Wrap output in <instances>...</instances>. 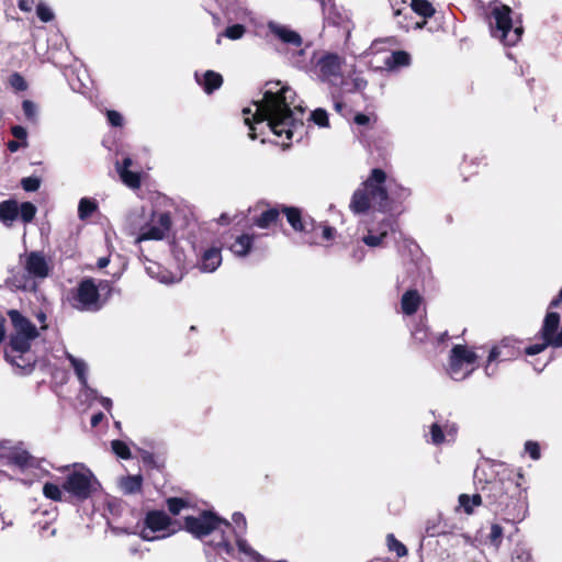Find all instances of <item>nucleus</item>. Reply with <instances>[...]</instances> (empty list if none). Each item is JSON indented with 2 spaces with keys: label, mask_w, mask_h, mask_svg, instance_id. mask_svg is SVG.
Returning <instances> with one entry per match:
<instances>
[{
  "label": "nucleus",
  "mask_w": 562,
  "mask_h": 562,
  "mask_svg": "<svg viewBox=\"0 0 562 562\" xmlns=\"http://www.w3.org/2000/svg\"><path fill=\"white\" fill-rule=\"evenodd\" d=\"M268 89L260 101L254 102L255 110L246 108L243 110L245 124L249 126V137L256 139V127L254 124L266 125L278 137L291 140L294 136H302L303 110L293 105L295 92L288 86H280V82H269Z\"/></svg>",
  "instance_id": "obj_1"
},
{
  "label": "nucleus",
  "mask_w": 562,
  "mask_h": 562,
  "mask_svg": "<svg viewBox=\"0 0 562 562\" xmlns=\"http://www.w3.org/2000/svg\"><path fill=\"white\" fill-rule=\"evenodd\" d=\"M513 11L501 2H492L488 7V25L492 37L505 46L516 45L522 36L524 29L520 22L513 20Z\"/></svg>",
  "instance_id": "obj_2"
},
{
  "label": "nucleus",
  "mask_w": 562,
  "mask_h": 562,
  "mask_svg": "<svg viewBox=\"0 0 562 562\" xmlns=\"http://www.w3.org/2000/svg\"><path fill=\"white\" fill-rule=\"evenodd\" d=\"M362 188L373 201V207L381 212H387L390 207L389 192L394 195V200H405L409 192L407 189L397 186L395 182L387 181L386 173L381 169H373L363 182Z\"/></svg>",
  "instance_id": "obj_3"
},
{
  "label": "nucleus",
  "mask_w": 562,
  "mask_h": 562,
  "mask_svg": "<svg viewBox=\"0 0 562 562\" xmlns=\"http://www.w3.org/2000/svg\"><path fill=\"white\" fill-rule=\"evenodd\" d=\"M66 473L63 487L70 496L85 501L99 487V482L92 471L83 463H72L57 469Z\"/></svg>",
  "instance_id": "obj_4"
},
{
  "label": "nucleus",
  "mask_w": 562,
  "mask_h": 562,
  "mask_svg": "<svg viewBox=\"0 0 562 562\" xmlns=\"http://www.w3.org/2000/svg\"><path fill=\"white\" fill-rule=\"evenodd\" d=\"M8 315L12 324L10 347L13 348V351L27 353L32 341L38 336L36 326L16 310H10Z\"/></svg>",
  "instance_id": "obj_5"
},
{
  "label": "nucleus",
  "mask_w": 562,
  "mask_h": 562,
  "mask_svg": "<svg viewBox=\"0 0 562 562\" xmlns=\"http://www.w3.org/2000/svg\"><path fill=\"white\" fill-rule=\"evenodd\" d=\"M231 525L217 517L211 512H203L198 516H187L184 519V529L195 538H203L213 531L229 529Z\"/></svg>",
  "instance_id": "obj_6"
},
{
  "label": "nucleus",
  "mask_w": 562,
  "mask_h": 562,
  "mask_svg": "<svg viewBox=\"0 0 562 562\" xmlns=\"http://www.w3.org/2000/svg\"><path fill=\"white\" fill-rule=\"evenodd\" d=\"M560 325V315L555 312H548L543 325L540 330L542 342L535 344L526 348V353L533 356L543 351L548 346L559 348L562 347V327L558 331Z\"/></svg>",
  "instance_id": "obj_7"
},
{
  "label": "nucleus",
  "mask_w": 562,
  "mask_h": 562,
  "mask_svg": "<svg viewBox=\"0 0 562 562\" xmlns=\"http://www.w3.org/2000/svg\"><path fill=\"white\" fill-rule=\"evenodd\" d=\"M476 359L477 356L465 346H454L449 360V375L456 381L464 380L476 368Z\"/></svg>",
  "instance_id": "obj_8"
},
{
  "label": "nucleus",
  "mask_w": 562,
  "mask_h": 562,
  "mask_svg": "<svg viewBox=\"0 0 562 562\" xmlns=\"http://www.w3.org/2000/svg\"><path fill=\"white\" fill-rule=\"evenodd\" d=\"M393 14L398 18L397 23L405 29H409L411 24L406 22L408 15L416 13L423 18H430L435 13V9L427 0H390Z\"/></svg>",
  "instance_id": "obj_9"
},
{
  "label": "nucleus",
  "mask_w": 562,
  "mask_h": 562,
  "mask_svg": "<svg viewBox=\"0 0 562 562\" xmlns=\"http://www.w3.org/2000/svg\"><path fill=\"white\" fill-rule=\"evenodd\" d=\"M71 306L79 311L95 312L101 308L100 294L92 279L82 280L70 299Z\"/></svg>",
  "instance_id": "obj_10"
},
{
  "label": "nucleus",
  "mask_w": 562,
  "mask_h": 562,
  "mask_svg": "<svg viewBox=\"0 0 562 562\" xmlns=\"http://www.w3.org/2000/svg\"><path fill=\"white\" fill-rule=\"evenodd\" d=\"M171 226V220L166 212H150L142 233L135 238V243L139 244L145 240H161L166 237Z\"/></svg>",
  "instance_id": "obj_11"
},
{
  "label": "nucleus",
  "mask_w": 562,
  "mask_h": 562,
  "mask_svg": "<svg viewBox=\"0 0 562 562\" xmlns=\"http://www.w3.org/2000/svg\"><path fill=\"white\" fill-rule=\"evenodd\" d=\"M344 58L334 53H323L315 61L316 75L327 83L335 85L342 76Z\"/></svg>",
  "instance_id": "obj_12"
},
{
  "label": "nucleus",
  "mask_w": 562,
  "mask_h": 562,
  "mask_svg": "<svg viewBox=\"0 0 562 562\" xmlns=\"http://www.w3.org/2000/svg\"><path fill=\"white\" fill-rule=\"evenodd\" d=\"M171 525L170 517L161 510H151L145 517V528L140 531V538L145 541H154L160 537L153 536L154 532L166 530ZM165 536H161L164 538Z\"/></svg>",
  "instance_id": "obj_13"
},
{
  "label": "nucleus",
  "mask_w": 562,
  "mask_h": 562,
  "mask_svg": "<svg viewBox=\"0 0 562 562\" xmlns=\"http://www.w3.org/2000/svg\"><path fill=\"white\" fill-rule=\"evenodd\" d=\"M267 27L269 32L283 44L300 47L303 43L301 35L288 25L270 21Z\"/></svg>",
  "instance_id": "obj_14"
},
{
  "label": "nucleus",
  "mask_w": 562,
  "mask_h": 562,
  "mask_svg": "<svg viewBox=\"0 0 562 562\" xmlns=\"http://www.w3.org/2000/svg\"><path fill=\"white\" fill-rule=\"evenodd\" d=\"M457 431L458 427L454 423L448 420L443 424L434 423L429 427V441L435 446L450 442L454 440Z\"/></svg>",
  "instance_id": "obj_15"
},
{
  "label": "nucleus",
  "mask_w": 562,
  "mask_h": 562,
  "mask_svg": "<svg viewBox=\"0 0 562 562\" xmlns=\"http://www.w3.org/2000/svg\"><path fill=\"white\" fill-rule=\"evenodd\" d=\"M24 267L30 276L38 279L48 277L50 271V266L45 256L37 251H32L26 256Z\"/></svg>",
  "instance_id": "obj_16"
},
{
  "label": "nucleus",
  "mask_w": 562,
  "mask_h": 562,
  "mask_svg": "<svg viewBox=\"0 0 562 562\" xmlns=\"http://www.w3.org/2000/svg\"><path fill=\"white\" fill-rule=\"evenodd\" d=\"M222 263V252L218 247H209L200 255L196 267L203 273L214 272Z\"/></svg>",
  "instance_id": "obj_17"
},
{
  "label": "nucleus",
  "mask_w": 562,
  "mask_h": 562,
  "mask_svg": "<svg viewBox=\"0 0 562 562\" xmlns=\"http://www.w3.org/2000/svg\"><path fill=\"white\" fill-rule=\"evenodd\" d=\"M150 212H147L144 206L133 207L125 218V229L127 233L137 237V235L142 233V229L146 224Z\"/></svg>",
  "instance_id": "obj_18"
},
{
  "label": "nucleus",
  "mask_w": 562,
  "mask_h": 562,
  "mask_svg": "<svg viewBox=\"0 0 562 562\" xmlns=\"http://www.w3.org/2000/svg\"><path fill=\"white\" fill-rule=\"evenodd\" d=\"M392 227L390 220H383L376 227H369L367 234L362 237V241L369 247H378L386 237Z\"/></svg>",
  "instance_id": "obj_19"
},
{
  "label": "nucleus",
  "mask_w": 562,
  "mask_h": 562,
  "mask_svg": "<svg viewBox=\"0 0 562 562\" xmlns=\"http://www.w3.org/2000/svg\"><path fill=\"white\" fill-rule=\"evenodd\" d=\"M11 460L23 471L38 470L43 475L49 474V472L42 468L43 461L32 457L26 451H16L12 454Z\"/></svg>",
  "instance_id": "obj_20"
},
{
  "label": "nucleus",
  "mask_w": 562,
  "mask_h": 562,
  "mask_svg": "<svg viewBox=\"0 0 562 562\" xmlns=\"http://www.w3.org/2000/svg\"><path fill=\"white\" fill-rule=\"evenodd\" d=\"M132 165V159L125 157L122 164H116V171L124 184L132 189H137L140 187V175L130 169Z\"/></svg>",
  "instance_id": "obj_21"
},
{
  "label": "nucleus",
  "mask_w": 562,
  "mask_h": 562,
  "mask_svg": "<svg viewBox=\"0 0 562 562\" xmlns=\"http://www.w3.org/2000/svg\"><path fill=\"white\" fill-rule=\"evenodd\" d=\"M67 358L70 361L78 380L82 386V391L86 395L95 394V391L88 385V364L85 360L76 358L75 356L67 353Z\"/></svg>",
  "instance_id": "obj_22"
},
{
  "label": "nucleus",
  "mask_w": 562,
  "mask_h": 562,
  "mask_svg": "<svg viewBox=\"0 0 562 562\" xmlns=\"http://www.w3.org/2000/svg\"><path fill=\"white\" fill-rule=\"evenodd\" d=\"M349 207L352 213L362 214L373 207V201H371L370 195L361 187L352 194Z\"/></svg>",
  "instance_id": "obj_23"
},
{
  "label": "nucleus",
  "mask_w": 562,
  "mask_h": 562,
  "mask_svg": "<svg viewBox=\"0 0 562 562\" xmlns=\"http://www.w3.org/2000/svg\"><path fill=\"white\" fill-rule=\"evenodd\" d=\"M422 296L416 290L406 291L401 299V308L405 315H413L422 304Z\"/></svg>",
  "instance_id": "obj_24"
},
{
  "label": "nucleus",
  "mask_w": 562,
  "mask_h": 562,
  "mask_svg": "<svg viewBox=\"0 0 562 562\" xmlns=\"http://www.w3.org/2000/svg\"><path fill=\"white\" fill-rule=\"evenodd\" d=\"M195 78L198 83L202 86L204 91L209 94L218 89L223 83L222 76L213 70L205 71L202 77L196 72Z\"/></svg>",
  "instance_id": "obj_25"
},
{
  "label": "nucleus",
  "mask_w": 562,
  "mask_h": 562,
  "mask_svg": "<svg viewBox=\"0 0 562 562\" xmlns=\"http://www.w3.org/2000/svg\"><path fill=\"white\" fill-rule=\"evenodd\" d=\"M255 236L250 234H241L237 236L231 245V250L235 256L246 257L252 247Z\"/></svg>",
  "instance_id": "obj_26"
},
{
  "label": "nucleus",
  "mask_w": 562,
  "mask_h": 562,
  "mask_svg": "<svg viewBox=\"0 0 562 562\" xmlns=\"http://www.w3.org/2000/svg\"><path fill=\"white\" fill-rule=\"evenodd\" d=\"M19 216V203L8 200L0 203V221L10 226Z\"/></svg>",
  "instance_id": "obj_27"
},
{
  "label": "nucleus",
  "mask_w": 562,
  "mask_h": 562,
  "mask_svg": "<svg viewBox=\"0 0 562 562\" xmlns=\"http://www.w3.org/2000/svg\"><path fill=\"white\" fill-rule=\"evenodd\" d=\"M411 56L404 50L393 52L384 59V65L387 69L393 70L400 67L408 66Z\"/></svg>",
  "instance_id": "obj_28"
},
{
  "label": "nucleus",
  "mask_w": 562,
  "mask_h": 562,
  "mask_svg": "<svg viewBox=\"0 0 562 562\" xmlns=\"http://www.w3.org/2000/svg\"><path fill=\"white\" fill-rule=\"evenodd\" d=\"M143 477L140 475H128L122 477L119 482L120 488L124 494H135L142 488Z\"/></svg>",
  "instance_id": "obj_29"
},
{
  "label": "nucleus",
  "mask_w": 562,
  "mask_h": 562,
  "mask_svg": "<svg viewBox=\"0 0 562 562\" xmlns=\"http://www.w3.org/2000/svg\"><path fill=\"white\" fill-rule=\"evenodd\" d=\"M5 358L12 366L19 369L26 370L32 367V359L26 357L25 353L13 351L12 347L5 351Z\"/></svg>",
  "instance_id": "obj_30"
},
{
  "label": "nucleus",
  "mask_w": 562,
  "mask_h": 562,
  "mask_svg": "<svg viewBox=\"0 0 562 562\" xmlns=\"http://www.w3.org/2000/svg\"><path fill=\"white\" fill-rule=\"evenodd\" d=\"M65 493L63 485L59 486L53 482H46L43 485V495L50 501L63 502Z\"/></svg>",
  "instance_id": "obj_31"
},
{
  "label": "nucleus",
  "mask_w": 562,
  "mask_h": 562,
  "mask_svg": "<svg viewBox=\"0 0 562 562\" xmlns=\"http://www.w3.org/2000/svg\"><path fill=\"white\" fill-rule=\"evenodd\" d=\"M482 504V497L479 494L472 496L468 494H461L459 496V505L463 508L464 513L471 515L475 507Z\"/></svg>",
  "instance_id": "obj_32"
},
{
  "label": "nucleus",
  "mask_w": 562,
  "mask_h": 562,
  "mask_svg": "<svg viewBox=\"0 0 562 562\" xmlns=\"http://www.w3.org/2000/svg\"><path fill=\"white\" fill-rule=\"evenodd\" d=\"M342 85L349 92H362L367 88L368 81L364 77L353 72L348 80L342 82Z\"/></svg>",
  "instance_id": "obj_33"
},
{
  "label": "nucleus",
  "mask_w": 562,
  "mask_h": 562,
  "mask_svg": "<svg viewBox=\"0 0 562 562\" xmlns=\"http://www.w3.org/2000/svg\"><path fill=\"white\" fill-rule=\"evenodd\" d=\"M283 213L286 216L289 224L295 231H304V224L302 222L301 211L296 207H283Z\"/></svg>",
  "instance_id": "obj_34"
},
{
  "label": "nucleus",
  "mask_w": 562,
  "mask_h": 562,
  "mask_svg": "<svg viewBox=\"0 0 562 562\" xmlns=\"http://www.w3.org/2000/svg\"><path fill=\"white\" fill-rule=\"evenodd\" d=\"M98 209V204L94 200L89 198H82L78 204V216L80 220L88 218Z\"/></svg>",
  "instance_id": "obj_35"
},
{
  "label": "nucleus",
  "mask_w": 562,
  "mask_h": 562,
  "mask_svg": "<svg viewBox=\"0 0 562 562\" xmlns=\"http://www.w3.org/2000/svg\"><path fill=\"white\" fill-rule=\"evenodd\" d=\"M278 217L279 211L277 209H269L256 218L255 224L260 228H268Z\"/></svg>",
  "instance_id": "obj_36"
},
{
  "label": "nucleus",
  "mask_w": 562,
  "mask_h": 562,
  "mask_svg": "<svg viewBox=\"0 0 562 562\" xmlns=\"http://www.w3.org/2000/svg\"><path fill=\"white\" fill-rule=\"evenodd\" d=\"M36 214V206L31 202L19 205V215L24 223H30Z\"/></svg>",
  "instance_id": "obj_37"
},
{
  "label": "nucleus",
  "mask_w": 562,
  "mask_h": 562,
  "mask_svg": "<svg viewBox=\"0 0 562 562\" xmlns=\"http://www.w3.org/2000/svg\"><path fill=\"white\" fill-rule=\"evenodd\" d=\"M246 33V27L241 24H234L226 27L224 36L232 41L240 40Z\"/></svg>",
  "instance_id": "obj_38"
},
{
  "label": "nucleus",
  "mask_w": 562,
  "mask_h": 562,
  "mask_svg": "<svg viewBox=\"0 0 562 562\" xmlns=\"http://www.w3.org/2000/svg\"><path fill=\"white\" fill-rule=\"evenodd\" d=\"M387 547L390 551H394L397 557H404L407 554L405 546L395 539L393 535H387Z\"/></svg>",
  "instance_id": "obj_39"
},
{
  "label": "nucleus",
  "mask_w": 562,
  "mask_h": 562,
  "mask_svg": "<svg viewBox=\"0 0 562 562\" xmlns=\"http://www.w3.org/2000/svg\"><path fill=\"white\" fill-rule=\"evenodd\" d=\"M22 109H23L25 117L29 121H31L33 123H36V121H37V106H36V104L33 101H31V100H24L23 103H22Z\"/></svg>",
  "instance_id": "obj_40"
},
{
  "label": "nucleus",
  "mask_w": 562,
  "mask_h": 562,
  "mask_svg": "<svg viewBox=\"0 0 562 562\" xmlns=\"http://www.w3.org/2000/svg\"><path fill=\"white\" fill-rule=\"evenodd\" d=\"M112 450L113 452L119 456L122 459H130L131 458V451L128 446L121 440H113L112 443Z\"/></svg>",
  "instance_id": "obj_41"
},
{
  "label": "nucleus",
  "mask_w": 562,
  "mask_h": 562,
  "mask_svg": "<svg viewBox=\"0 0 562 562\" xmlns=\"http://www.w3.org/2000/svg\"><path fill=\"white\" fill-rule=\"evenodd\" d=\"M311 119L315 124H317L321 127L328 126V115L327 112L323 109H316L312 112Z\"/></svg>",
  "instance_id": "obj_42"
},
{
  "label": "nucleus",
  "mask_w": 562,
  "mask_h": 562,
  "mask_svg": "<svg viewBox=\"0 0 562 562\" xmlns=\"http://www.w3.org/2000/svg\"><path fill=\"white\" fill-rule=\"evenodd\" d=\"M9 83L16 91H24L27 88L26 81L19 72H14L10 76Z\"/></svg>",
  "instance_id": "obj_43"
},
{
  "label": "nucleus",
  "mask_w": 562,
  "mask_h": 562,
  "mask_svg": "<svg viewBox=\"0 0 562 562\" xmlns=\"http://www.w3.org/2000/svg\"><path fill=\"white\" fill-rule=\"evenodd\" d=\"M167 506L172 515H178L187 506V503L182 498L171 497L167 499Z\"/></svg>",
  "instance_id": "obj_44"
},
{
  "label": "nucleus",
  "mask_w": 562,
  "mask_h": 562,
  "mask_svg": "<svg viewBox=\"0 0 562 562\" xmlns=\"http://www.w3.org/2000/svg\"><path fill=\"white\" fill-rule=\"evenodd\" d=\"M37 16L42 22H49L54 19V13L49 7H47L45 3H38L36 8Z\"/></svg>",
  "instance_id": "obj_45"
},
{
  "label": "nucleus",
  "mask_w": 562,
  "mask_h": 562,
  "mask_svg": "<svg viewBox=\"0 0 562 562\" xmlns=\"http://www.w3.org/2000/svg\"><path fill=\"white\" fill-rule=\"evenodd\" d=\"M502 537H503V528L497 524H493L491 527V532H490V541L496 548H498V546L502 541Z\"/></svg>",
  "instance_id": "obj_46"
},
{
  "label": "nucleus",
  "mask_w": 562,
  "mask_h": 562,
  "mask_svg": "<svg viewBox=\"0 0 562 562\" xmlns=\"http://www.w3.org/2000/svg\"><path fill=\"white\" fill-rule=\"evenodd\" d=\"M214 546L220 554L234 555V548L223 536L221 541L216 542Z\"/></svg>",
  "instance_id": "obj_47"
},
{
  "label": "nucleus",
  "mask_w": 562,
  "mask_h": 562,
  "mask_svg": "<svg viewBox=\"0 0 562 562\" xmlns=\"http://www.w3.org/2000/svg\"><path fill=\"white\" fill-rule=\"evenodd\" d=\"M22 188L27 192H34L40 188V179L35 177H27L22 179Z\"/></svg>",
  "instance_id": "obj_48"
},
{
  "label": "nucleus",
  "mask_w": 562,
  "mask_h": 562,
  "mask_svg": "<svg viewBox=\"0 0 562 562\" xmlns=\"http://www.w3.org/2000/svg\"><path fill=\"white\" fill-rule=\"evenodd\" d=\"M501 356V350L498 347H494L490 355H488V359H487V364L485 367V372L487 375H492L494 373V369L492 368V362H494L495 360H497V358Z\"/></svg>",
  "instance_id": "obj_49"
},
{
  "label": "nucleus",
  "mask_w": 562,
  "mask_h": 562,
  "mask_svg": "<svg viewBox=\"0 0 562 562\" xmlns=\"http://www.w3.org/2000/svg\"><path fill=\"white\" fill-rule=\"evenodd\" d=\"M525 451L531 457L533 460H538L540 458V447L536 441H527L525 443Z\"/></svg>",
  "instance_id": "obj_50"
},
{
  "label": "nucleus",
  "mask_w": 562,
  "mask_h": 562,
  "mask_svg": "<svg viewBox=\"0 0 562 562\" xmlns=\"http://www.w3.org/2000/svg\"><path fill=\"white\" fill-rule=\"evenodd\" d=\"M353 122L359 126H370L371 123L375 122V119L363 113H357L353 117Z\"/></svg>",
  "instance_id": "obj_51"
},
{
  "label": "nucleus",
  "mask_w": 562,
  "mask_h": 562,
  "mask_svg": "<svg viewBox=\"0 0 562 562\" xmlns=\"http://www.w3.org/2000/svg\"><path fill=\"white\" fill-rule=\"evenodd\" d=\"M11 132L13 134V136L18 139H21L22 140V146L23 147H26L27 146V143H26V136H27V132L26 130L23 127V126H20V125H15L11 128Z\"/></svg>",
  "instance_id": "obj_52"
},
{
  "label": "nucleus",
  "mask_w": 562,
  "mask_h": 562,
  "mask_svg": "<svg viewBox=\"0 0 562 562\" xmlns=\"http://www.w3.org/2000/svg\"><path fill=\"white\" fill-rule=\"evenodd\" d=\"M106 116H108L109 123L112 126H122L123 117L119 112L113 111V110L108 111Z\"/></svg>",
  "instance_id": "obj_53"
},
{
  "label": "nucleus",
  "mask_w": 562,
  "mask_h": 562,
  "mask_svg": "<svg viewBox=\"0 0 562 562\" xmlns=\"http://www.w3.org/2000/svg\"><path fill=\"white\" fill-rule=\"evenodd\" d=\"M315 229H321L322 237L325 240H331L335 237L336 229L327 225H318Z\"/></svg>",
  "instance_id": "obj_54"
},
{
  "label": "nucleus",
  "mask_w": 562,
  "mask_h": 562,
  "mask_svg": "<svg viewBox=\"0 0 562 562\" xmlns=\"http://www.w3.org/2000/svg\"><path fill=\"white\" fill-rule=\"evenodd\" d=\"M413 336L417 341L423 342L427 338L426 329H424L422 326H418L413 331Z\"/></svg>",
  "instance_id": "obj_55"
},
{
  "label": "nucleus",
  "mask_w": 562,
  "mask_h": 562,
  "mask_svg": "<svg viewBox=\"0 0 562 562\" xmlns=\"http://www.w3.org/2000/svg\"><path fill=\"white\" fill-rule=\"evenodd\" d=\"M34 5V0H20L19 8L24 12H31Z\"/></svg>",
  "instance_id": "obj_56"
},
{
  "label": "nucleus",
  "mask_w": 562,
  "mask_h": 562,
  "mask_svg": "<svg viewBox=\"0 0 562 562\" xmlns=\"http://www.w3.org/2000/svg\"><path fill=\"white\" fill-rule=\"evenodd\" d=\"M233 520H234V522H235L237 526H240V527H244V526H245V524H246L244 516H243L241 514H239V513H235V514L233 515Z\"/></svg>",
  "instance_id": "obj_57"
},
{
  "label": "nucleus",
  "mask_w": 562,
  "mask_h": 562,
  "mask_svg": "<svg viewBox=\"0 0 562 562\" xmlns=\"http://www.w3.org/2000/svg\"><path fill=\"white\" fill-rule=\"evenodd\" d=\"M103 417H104L103 413L94 414L91 417V425H92V427L98 426L102 422Z\"/></svg>",
  "instance_id": "obj_58"
},
{
  "label": "nucleus",
  "mask_w": 562,
  "mask_h": 562,
  "mask_svg": "<svg viewBox=\"0 0 562 562\" xmlns=\"http://www.w3.org/2000/svg\"><path fill=\"white\" fill-rule=\"evenodd\" d=\"M160 282L162 283H175V282H178L179 279L175 278V277H168L167 274H162L160 278H159Z\"/></svg>",
  "instance_id": "obj_59"
},
{
  "label": "nucleus",
  "mask_w": 562,
  "mask_h": 562,
  "mask_svg": "<svg viewBox=\"0 0 562 562\" xmlns=\"http://www.w3.org/2000/svg\"><path fill=\"white\" fill-rule=\"evenodd\" d=\"M100 403L108 411L112 407V401L109 397H100Z\"/></svg>",
  "instance_id": "obj_60"
},
{
  "label": "nucleus",
  "mask_w": 562,
  "mask_h": 562,
  "mask_svg": "<svg viewBox=\"0 0 562 562\" xmlns=\"http://www.w3.org/2000/svg\"><path fill=\"white\" fill-rule=\"evenodd\" d=\"M22 146V143H18L15 140L9 142L8 147L11 151H16Z\"/></svg>",
  "instance_id": "obj_61"
},
{
  "label": "nucleus",
  "mask_w": 562,
  "mask_h": 562,
  "mask_svg": "<svg viewBox=\"0 0 562 562\" xmlns=\"http://www.w3.org/2000/svg\"><path fill=\"white\" fill-rule=\"evenodd\" d=\"M4 336H5L4 319L0 318V342L4 339Z\"/></svg>",
  "instance_id": "obj_62"
},
{
  "label": "nucleus",
  "mask_w": 562,
  "mask_h": 562,
  "mask_svg": "<svg viewBox=\"0 0 562 562\" xmlns=\"http://www.w3.org/2000/svg\"><path fill=\"white\" fill-rule=\"evenodd\" d=\"M37 318H38L40 323L42 324V327H41V328H42V329H46V328H47V325L45 324V322H46V315H45L44 313H40V314L37 315Z\"/></svg>",
  "instance_id": "obj_63"
},
{
  "label": "nucleus",
  "mask_w": 562,
  "mask_h": 562,
  "mask_svg": "<svg viewBox=\"0 0 562 562\" xmlns=\"http://www.w3.org/2000/svg\"><path fill=\"white\" fill-rule=\"evenodd\" d=\"M562 300V290L560 291V294H559V297L558 299H554L551 303H550V307H557L559 302Z\"/></svg>",
  "instance_id": "obj_64"
}]
</instances>
